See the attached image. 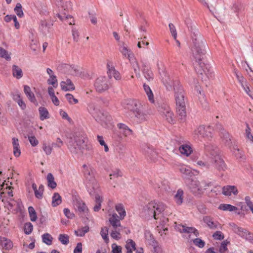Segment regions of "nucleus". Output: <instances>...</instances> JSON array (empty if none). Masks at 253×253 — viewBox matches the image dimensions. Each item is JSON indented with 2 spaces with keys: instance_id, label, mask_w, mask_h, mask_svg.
Segmentation results:
<instances>
[{
  "instance_id": "e2e57ef3",
  "label": "nucleus",
  "mask_w": 253,
  "mask_h": 253,
  "mask_svg": "<svg viewBox=\"0 0 253 253\" xmlns=\"http://www.w3.org/2000/svg\"><path fill=\"white\" fill-rule=\"evenodd\" d=\"M112 253H122V247L118 246L116 244L112 245Z\"/></svg>"
},
{
  "instance_id": "13d9d810",
  "label": "nucleus",
  "mask_w": 253,
  "mask_h": 253,
  "mask_svg": "<svg viewBox=\"0 0 253 253\" xmlns=\"http://www.w3.org/2000/svg\"><path fill=\"white\" fill-rule=\"evenodd\" d=\"M212 237L214 240H221L224 239V236L221 231H217L213 234Z\"/></svg>"
},
{
  "instance_id": "e433bc0d",
  "label": "nucleus",
  "mask_w": 253,
  "mask_h": 253,
  "mask_svg": "<svg viewBox=\"0 0 253 253\" xmlns=\"http://www.w3.org/2000/svg\"><path fill=\"white\" fill-rule=\"evenodd\" d=\"M0 244L3 248H5L6 250H9L13 246L12 243L10 240L5 238H2L0 239Z\"/></svg>"
},
{
  "instance_id": "cd10ccee",
  "label": "nucleus",
  "mask_w": 253,
  "mask_h": 253,
  "mask_svg": "<svg viewBox=\"0 0 253 253\" xmlns=\"http://www.w3.org/2000/svg\"><path fill=\"white\" fill-rule=\"evenodd\" d=\"M220 136L225 145L230 146L231 142L229 134L226 130L223 129L221 132Z\"/></svg>"
},
{
  "instance_id": "a878e982",
  "label": "nucleus",
  "mask_w": 253,
  "mask_h": 253,
  "mask_svg": "<svg viewBox=\"0 0 253 253\" xmlns=\"http://www.w3.org/2000/svg\"><path fill=\"white\" fill-rule=\"evenodd\" d=\"M39 112L40 114V119L41 121H43L49 118V113L45 107L42 106L39 107Z\"/></svg>"
},
{
  "instance_id": "c756f323",
  "label": "nucleus",
  "mask_w": 253,
  "mask_h": 253,
  "mask_svg": "<svg viewBox=\"0 0 253 253\" xmlns=\"http://www.w3.org/2000/svg\"><path fill=\"white\" fill-rule=\"evenodd\" d=\"M174 200L177 205H181L183 200V191L181 189H178L174 195Z\"/></svg>"
},
{
  "instance_id": "ea45409f",
  "label": "nucleus",
  "mask_w": 253,
  "mask_h": 253,
  "mask_svg": "<svg viewBox=\"0 0 253 253\" xmlns=\"http://www.w3.org/2000/svg\"><path fill=\"white\" fill-rule=\"evenodd\" d=\"M89 231V227L85 226L75 231V234L77 236L83 237L85 233Z\"/></svg>"
},
{
  "instance_id": "2f4dec72",
  "label": "nucleus",
  "mask_w": 253,
  "mask_h": 253,
  "mask_svg": "<svg viewBox=\"0 0 253 253\" xmlns=\"http://www.w3.org/2000/svg\"><path fill=\"white\" fill-rule=\"evenodd\" d=\"M115 209L119 214V218L123 219L126 215V212L123 205L120 204L116 205Z\"/></svg>"
},
{
  "instance_id": "9d476101",
  "label": "nucleus",
  "mask_w": 253,
  "mask_h": 253,
  "mask_svg": "<svg viewBox=\"0 0 253 253\" xmlns=\"http://www.w3.org/2000/svg\"><path fill=\"white\" fill-rule=\"evenodd\" d=\"M144 151L147 158L151 162H155L160 157L158 150L151 146L146 145Z\"/></svg>"
},
{
  "instance_id": "c9c22d12",
  "label": "nucleus",
  "mask_w": 253,
  "mask_h": 253,
  "mask_svg": "<svg viewBox=\"0 0 253 253\" xmlns=\"http://www.w3.org/2000/svg\"><path fill=\"white\" fill-rule=\"evenodd\" d=\"M102 201L103 199L101 195L98 194L95 195V201L96 203V205L93 208V210L95 211H97L100 209L101 203L102 202Z\"/></svg>"
},
{
  "instance_id": "de8ad7c7",
  "label": "nucleus",
  "mask_w": 253,
  "mask_h": 253,
  "mask_svg": "<svg viewBox=\"0 0 253 253\" xmlns=\"http://www.w3.org/2000/svg\"><path fill=\"white\" fill-rule=\"evenodd\" d=\"M47 82L48 84L52 85L54 88L57 87L58 82L55 75L49 77Z\"/></svg>"
},
{
  "instance_id": "0e129e2a",
  "label": "nucleus",
  "mask_w": 253,
  "mask_h": 253,
  "mask_svg": "<svg viewBox=\"0 0 253 253\" xmlns=\"http://www.w3.org/2000/svg\"><path fill=\"white\" fill-rule=\"evenodd\" d=\"M31 48L35 51L39 47V42L36 39H32L30 42Z\"/></svg>"
},
{
  "instance_id": "9b49d317",
  "label": "nucleus",
  "mask_w": 253,
  "mask_h": 253,
  "mask_svg": "<svg viewBox=\"0 0 253 253\" xmlns=\"http://www.w3.org/2000/svg\"><path fill=\"white\" fill-rule=\"evenodd\" d=\"M73 206L75 210L77 211L80 214H85L87 213L88 209L84 202L81 199L76 198L73 202Z\"/></svg>"
},
{
  "instance_id": "a19ab883",
  "label": "nucleus",
  "mask_w": 253,
  "mask_h": 253,
  "mask_svg": "<svg viewBox=\"0 0 253 253\" xmlns=\"http://www.w3.org/2000/svg\"><path fill=\"white\" fill-rule=\"evenodd\" d=\"M42 242L47 245H51L52 243L53 238L49 233H45L42 235Z\"/></svg>"
},
{
  "instance_id": "774afa93",
  "label": "nucleus",
  "mask_w": 253,
  "mask_h": 253,
  "mask_svg": "<svg viewBox=\"0 0 253 253\" xmlns=\"http://www.w3.org/2000/svg\"><path fill=\"white\" fill-rule=\"evenodd\" d=\"M110 235L112 238L117 240L120 239L121 238V235L120 232L117 231L116 230L112 231Z\"/></svg>"
},
{
  "instance_id": "338daca9",
  "label": "nucleus",
  "mask_w": 253,
  "mask_h": 253,
  "mask_svg": "<svg viewBox=\"0 0 253 253\" xmlns=\"http://www.w3.org/2000/svg\"><path fill=\"white\" fill-rule=\"evenodd\" d=\"M144 76L146 79L150 81L153 78V74L151 70H147L144 72Z\"/></svg>"
},
{
  "instance_id": "69168bd1",
  "label": "nucleus",
  "mask_w": 253,
  "mask_h": 253,
  "mask_svg": "<svg viewBox=\"0 0 253 253\" xmlns=\"http://www.w3.org/2000/svg\"><path fill=\"white\" fill-rule=\"evenodd\" d=\"M236 78L240 83L242 86H244V85L246 84V80L245 78L241 75H239L238 73H236Z\"/></svg>"
},
{
  "instance_id": "6ab92c4d",
  "label": "nucleus",
  "mask_w": 253,
  "mask_h": 253,
  "mask_svg": "<svg viewBox=\"0 0 253 253\" xmlns=\"http://www.w3.org/2000/svg\"><path fill=\"white\" fill-rule=\"evenodd\" d=\"M179 151L181 155L188 157L192 152L193 149L190 145L184 144L179 146Z\"/></svg>"
},
{
  "instance_id": "0eeeda50",
  "label": "nucleus",
  "mask_w": 253,
  "mask_h": 253,
  "mask_svg": "<svg viewBox=\"0 0 253 253\" xmlns=\"http://www.w3.org/2000/svg\"><path fill=\"white\" fill-rule=\"evenodd\" d=\"M63 72L67 74L85 78L88 76L86 72L83 68L75 65L63 64L62 65Z\"/></svg>"
},
{
  "instance_id": "473e14b6",
  "label": "nucleus",
  "mask_w": 253,
  "mask_h": 253,
  "mask_svg": "<svg viewBox=\"0 0 253 253\" xmlns=\"http://www.w3.org/2000/svg\"><path fill=\"white\" fill-rule=\"evenodd\" d=\"M207 224L211 229L221 228V225L216 221L212 219H207Z\"/></svg>"
},
{
  "instance_id": "7c9ffc66",
  "label": "nucleus",
  "mask_w": 253,
  "mask_h": 253,
  "mask_svg": "<svg viewBox=\"0 0 253 253\" xmlns=\"http://www.w3.org/2000/svg\"><path fill=\"white\" fill-rule=\"evenodd\" d=\"M42 149L46 155H50L53 150V146L49 143L44 141L42 144Z\"/></svg>"
},
{
  "instance_id": "58836bf2",
  "label": "nucleus",
  "mask_w": 253,
  "mask_h": 253,
  "mask_svg": "<svg viewBox=\"0 0 253 253\" xmlns=\"http://www.w3.org/2000/svg\"><path fill=\"white\" fill-rule=\"evenodd\" d=\"M199 184L200 183L199 181L194 180L192 181L190 188L191 189V190L193 193L198 194L200 193L201 189L199 186Z\"/></svg>"
},
{
  "instance_id": "49530a36",
  "label": "nucleus",
  "mask_w": 253,
  "mask_h": 253,
  "mask_svg": "<svg viewBox=\"0 0 253 253\" xmlns=\"http://www.w3.org/2000/svg\"><path fill=\"white\" fill-rule=\"evenodd\" d=\"M28 212L31 220L32 221H35L37 220V216L36 212L34 208L32 207H29L28 208Z\"/></svg>"
},
{
  "instance_id": "7ed1b4c3",
  "label": "nucleus",
  "mask_w": 253,
  "mask_h": 253,
  "mask_svg": "<svg viewBox=\"0 0 253 253\" xmlns=\"http://www.w3.org/2000/svg\"><path fill=\"white\" fill-rule=\"evenodd\" d=\"M166 207V205L163 203L151 201L145 206L144 211L146 215L157 220L165 210Z\"/></svg>"
},
{
  "instance_id": "b1692460",
  "label": "nucleus",
  "mask_w": 253,
  "mask_h": 253,
  "mask_svg": "<svg viewBox=\"0 0 253 253\" xmlns=\"http://www.w3.org/2000/svg\"><path fill=\"white\" fill-rule=\"evenodd\" d=\"M12 145L13 148V154L15 157H18L21 154V151L18 138H12Z\"/></svg>"
},
{
  "instance_id": "1a4fd4ad",
  "label": "nucleus",
  "mask_w": 253,
  "mask_h": 253,
  "mask_svg": "<svg viewBox=\"0 0 253 253\" xmlns=\"http://www.w3.org/2000/svg\"><path fill=\"white\" fill-rule=\"evenodd\" d=\"M94 87L96 91L99 92L107 90L109 88L108 79L104 76L98 77L95 80Z\"/></svg>"
},
{
  "instance_id": "39448f33",
  "label": "nucleus",
  "mask_w": 253,
  "mask_h": 253,
  "mask_svg": "<svg viewBox=\"0 0 253 253\" xmlns=\"http://www.w3.org/2000/svg\"><path fill=\"white\" fill-rule=\"evenodd\" d=\"M146 106V103L139 100H133L132 101V107L130 111L135 117L140 121L146 120V114L143 112V109Z\"/></svg>"
},
{
  "instance_id": "f03ea898",
  "label": "nucleus",
  "mask_w": 253,
  "mask_h": 253,
  "mask_svg": "<svg viewBox=\"0 0 253 253\" xmlns=\"http://www.w3.org/2000/svg\"><path fill=\"white\" fill-rule=\"evenodd\" d=\"M175 228L176 230L181 233L189 234V239L191 240V242H192L195 246L201 248L204 247L205 243L203 240L200 238L193 239L192 235L195 237L199 235V232L196 228L192 227H188L186 225L177 224L176 223H175Z\"/></svg>"
},
{
  "instance_id": "2eb2a0df",
  "label": "nucleus",
  "mask_w": 253,
  "mask_h": 253,
  "mask_svg": "<svg viewBox=\"0 0 253 253\" xmlns=\"http://www.w3.org/2000/svg\"><path fill=\"white\" fill-rule=\"evenodd\" d=\"M144 236L146 240V243L154 247V251L155 252H156L157 249L156 247L157 242L152 234L149 231L146 230L144 233Z\"/></svg>"
},
{
  "instance_id": "c03bdc74",
  "label": "nucleus",
  "mask_w": 253,
  "mask_h": 253,
  "mask_svg": "<svg viewBox=\"0 0 253 253\" xmlns=\"http://www.w3.org/2000/svg\"><path fill=\"white\" fill-rule=\"evenodd\" d=\"M245 134L246 138L253 143V135L251 133V129L248 125H247Z\"/></svg>"
},
{
  "instance_id": "79ce46f5",
  "label": "nucleus",
  "mask_w": 253,
  "mask_h": 253,
  "mask_svg": "<svg viewBox=\"0 0 253 253\" xmlns=\"http://www.w3.org/2000/svg\"><path fill=\"white\" fill-rule=\"evenodd\" d=\"M58 240L62 244L67 245L69 243V236L65 234H61L59 235Z\"/></svg>"
},
{
  "instance_id": "3c124183",
  "label": "nucleus",
  "mask_w": 253,
  "mask_h": 253,
  "mask_svg": "<svg viewBox=\"0 0 253 253\" xmlns=\"http://www.w3.org/2000/svg\"><path fill=\"white\" fill-rule=\"evenodd\" d=\"M14 11L18 16L22 17L23 15V12L22 9L21 4L20 3H17L15 7L14 8Z\"/></svg>"
},
{
  "instance_id": "09e8293b",
  "label": "nucleus",
  "mask_w": 253,
  "mask_h": 253,
  "mask_svg": "<svg viewBox=\"0 0 253 253\" xmlns=\"http://www.w3.org/2000/svg\"><path fill=\"white\" fill-rule=\"evenodd\" d=\"M65 97L67 101H68L69 103L70 104H77L79 102L78 100L74 98V96L70 93L66 94L65 95Z\"/></svg>"
},
{
  "instance_id": "393cba45",
  "label": "nucleus",
  "mask_w": 253,
  "mask_h": 253,
  "mask_svg": "<svg viewBox=\"0 0 253 253\" xmlns=\"http://www.w3.org/2000/svg\"><path fill=\"white\" fill-rule=\"evenodd\" d=\"M125 248L126 250V253H132L133 251L136 250V244L131 239H128L126 241Z\"/></svg>"
},
{
  "instance_id": "5fc2aeb1",
  "label": "nucleus",
  "mask_w": 253,
  "mask_h": 253,
  "mask_svg": "<svg viewBox=\"0 0 253 253\" xmlns=\"http://www.w3.org/2000/svg\"><path fill=\"white\" fill-rule=\"evenodd\" d=\"M229 243V242H228L227 240L224 241L223 242H222L219 247V250L220 253H224L228 251L227 246L228 244Z\"/></svg>"
},
{
  "instance_id": "423d86ee",
  "label": "nucleus",
  "mask_w": 253,
  "mask_h": 253,
  "mask_svg": "<svg viewBox=\"0 0 253 253\" xmlns=\"http://www.w3.org/2000/svg\"><path fill=\"white\" fill-rule=\"evenodd\" d=\"M209 162L214 163V166L218 170H225L226 168V165L218 154V149L216 147L211 150L209 149Z\"/></svg>"
},
{
  "instance_id": "8fccbe9b",
  "label": "nucleus",
  "mask_w": 253,
  "mask_h": 253,
  "mask_svg": "<svg viewBox=\"0 0 253 253\" xmlns=\"http://www.w3.org/2000/svg\"><path fill=\"white\" fill-rule=\"evenodd\" d=\"M97 140L101 146H104L105 152H108L109 151V148L105 142L103 136L98 135L97 136Z\"/></svg>"
},
{
  "instance_id": "6e6d98bb",
  "label": "nucleus",
  "mask_w": 253,
  "mask_h": 253,
  "mask_svg": "<svg viewBox=\"0 0 253 253\" xmlns=\"http://www.w3.org/2000/svg\"><path fill=\"white\" fill-rule=\"evenodd\" d=\"M205 129L204 126H200L196 130L195 133L201 137H204Z\"/></svg>"
},
{
  "instance_id": "ddd939ff",
  "label": "nucleus",
  "mask_w": 253,
  "mask_h": 253,
  "mask_svg": "<svg viewBox=\"0 0 253 253\" xmlns=\"http://www.w3.org/2000/svg\"><path fill=\"white\" fill-rule=\"evenodd\" d=\"M119 46V50L121 53L125 58L130 60V59L133 57V54L130 49H129L127 45L124 42L121 43Z\"/></svg>"
},
{
  "instance_id": "dca6fc26",
  "label": "nucleus",
  "mask_w": 253,
  "mask_h": 253,
  "mask_svg": "<svg viewBox=\"0 0 253 253\" xmlns=\"http://www.w3.org/2000/svg\"><path fill=\"white\" fill-rule=\"evenodd\" d=\"M117 127L120 129V133L124 137H127L131 135L133 131L127 126L123 123L117 124Z\"/></svg>"
},
{
  "instance_id": "6e6552de",
  "label": "nucleus",
  "mask_w": 253,
  "mask_h": 253,
  "mask_svg": "<svg viewBox=\"0 0 253 253\" xmlns=\"http://www.w3.org/2000/svg\"><path fill=\"white\" fill-rule=\"evenodd\" d=\"M159 111L163 118L165 119L168 123L171 124L175 123L174 114L169 106H163L159 108Z\"/></svg>"
},
{
  "instance_id": "4d7b16f0",
  "label": "nucleus",
  "mask_w": 253,
  "mask_h": 253,
  "mask_svg": "<svg viewBox=\"0 0 253 253\" xmlns=\"http://www.w3.org/2000/svg\"><path fill=\"white\" fill-rule=\"evenodd\" d=\"M0 57L6 60L10 59V56L8 52L2 47H0Z\"/></svg>"
},
{
  "instance_id": "5701e85b",
  "label": "nucleus",
  "mask_w": 253,
  "mask_h": 253,
  "mask_svg": "<svg viewBox=\"0 0 253 253\" xmlns=\"http://www.w3.org/2000/svg\"><path fill=\"white\" fill-rule=\"evenodd\" d=\"M119 217L115 213L110 215V217L109 219V222L114 228H116L117 227L121 226V223L120 221V219H119Z\"/></svg>"
},
{
  "instance_id": "4be33fe9",
  "label": "nucleus",
  "mask_w": 253,
  "mask_h": 253,
  "mask_svg": "<svg viewBox=\"0 0 253 253\" xmlns=\"http://www.w3.org/2000/svg\"><path fill=\"white\" fill-rule=\"evenodd\" d=\"M238 193V189L234 186H227L222 188V193L225 196H230L232 194L236 195Z\"/></svg>"
},
{
  "instance_id": "f704fd0d",
  "label": "nucleus",
  "mask_w": 253,
  "mask_h": 253,
  "mask_svg": "<svg viewBox=\"0 0 253 253\" xmlns=\"http://www.w3.org/2000/svg\"><path fill=\"white\" fill-rule=\"evenodd\" d=\"M52 206L56 207L59 205L62 202V198L58 193H55L52 196Z\"/></svg>"
},
{
  "instance_id": "603ef678",
  "label": "nucleus",
  "mask_w": 253,
  "mask_h": 253,
  "mask_svg": "<svg viewBox=\"0 0 253 253\" xmlns=\"http://www.w3.org/2000/svg\"><path fill=\"white\" fill-rule=\"evenodd\" d=\"M33 230V226L31 223H26L24 225V230L26 234H31Z\"/></svg>"
},
{
  "instance_id": "052dcab7",
  "label": "nucleus",
  "mask_w": 253,
  "mask_h": 253,
  "mask_svg": "<svg viewBox=\"0 0 253 253\" xmlns=\"http://www.w3.org/2000/svg\"><path fill=\"white\" fill-rule=\"evenodd\" d=\"M169 26L171 35L173 37L174 39L176 40L177 38V32L174 25L172 23H169Z\"/></svg>"
},
{
  "instance_id": "680f3d73",
  "label": "nucleus",
  "mask_w": 253,
  "mask_h": 253,
  "mask_svg": "<svg viewBox=\"0 0 253 253\" xmlns=\"http://www.w3.org/2000/svg\"><path fill=\"white\" fill-rule=\"evenodd\" d=\"M43 191V186L42 185H40L39 187V189L35 191V196L38 199H41L42 197V193Z\"/></svg>"
},
{
  "instance_id": "20e7f679",
  "label": "nucleus",
  "mask_w": 253,
  "mask_h": 253,
  "mask_svg": "<svg viewBox=\"0 0 253 253\" xmlns=\"http://www.w3.org/2000/svg\"><path fill=\"white\" fill-rule=\"evenodd\" d=\"M176 112L180 119H184L186 116V99L184 91L180 88L175 92Z\"/></svg>"
},
{
  "instance_id": "a18cd8bd",
  "label": "nucleus",
  "mask_w": 253,
  "mask_h": 253,
  "mask_svg": "<svg viewBox=\"0 0 253 253\" xmlns=\"http://www.w3.org/2000/svg\"><path fill=\"white\" fill-rule=\"evenodd\" d=\"M122 176V173L120 169H117L112 170V172L109 174L110 179H114Z\"/></svg>"
},
{
  "instance_id": "aec40b11",
  "label": "nucleus",
  "mask_w": 253,
  "mask_h": 253,
  "mask_svg": "<svg viewBox=\"0 0 253 253\" xmlns=\"http://www.w3.org/2000/svg\"><path fill=\"white\" fill-rule=\"evenodd\" d=\"M61 89L65 91L74 90L75 88L73 82L70 79H67L65 81L60 83Z\"/></svg>"
},
{
  "instance_id": "4c0bfd02",
  "label": "nucleus",
  "mask_w": 253,
  "mask_h": 253,
  "mask_svg": "<svg viewBox=\"0 0 253 253\" xmlns=\"http://www.w3.org/2000/svg\"><path fill=\"white\" fill-rule=\"evenodd\" d=\"M47 180L48 183V186L49 187L51 188L52 189L56 188L57 184L55 182L54 176L51 173H49L47 174Z\"/></svg>"
},
{
  "instance_id": "f257e3e1",
  "label": "nucleus",
  "mask_w": 253,
  "mask_h": 253,
  "mask_svg": "<svg viewBox=\"0 0 253 253\" xmlns=\"http://www.w3.org/2000/svg\"><path fill=\"white\" fill-rule=\"evenodd\" d=\"M202 47H204L203 44L196 43L193 49V54L194 57L195 69L198 74L203 75L205 73V55L202 52Z\"/></svg>"
},
{
  "instance_id": "c85d7f7f",
  "label": "nucleus",
  "mask_w": 253,
  "mask_h": 253,
  "mask_svg": "<svg viewBox=\"0 0 253 253\" xmlns=\"http://www.w3.org/2000/svg\"><path fill=\"white\" fill-rule=\"evenodd\" d=\"M12 75L13 77L17 79H21L23 76V73L21 69L17 65H13Z\"/></svg>"
},
{
  "instance_id": "412c9836",
  "label": "nucleus",
  "mask_w": 253,
  "mask_h": 253,
  "mask_svg": "<svg viewBox=\"0 0 253 253\" xmlns=\"http://www.w3.org/2000/svg\"><path fill=\"white\" fill-rule=\"evenodd\" d=\"M57 16L61 21L70 25H75V24L74 18L70 15H66L65 13H58Z\"/></svg>"
},
{
  "instance_id": "4468645a",
  "label": "nucleus",
  "mask_w": 253,
  "mask_h": 253,
  "mask_svg": "<svg viewBox=\"0 0 253 253\" xmlns=\"http://www.w3.org/2000/svg\"><path fill=\"white\" fill-rule=\"evenodd\" d=\"M107 73L110 78L114 77L117 80H120L121 79V76L120 73L116 71L111 63H107Z\"/></svg>"
},
{
  "instance_id": "a211bd4d",
  "label": "nucleus",
  "mask_w": 253,
  "mask_h": 253,
  "mask_svg": "<svg viewBox=\"0 0 253 253\" xmlns=\"http://www.w3.org/2000/svg\"><path fill=\"white\" fill-rule=\"evenodd\" d=\"M24 92L28 99L32 103H37V101L34 93L32 91L31 88L27 85H24Z\"/></svg>"
},
{
  "instance_id": "f8f14e48",
  "label": "nucleus",
  "mask_w": 253,
  "mask_h": 253,
  "mask_svg": "<svg viewBox=\"0 0 253 253\" xmlns=\"http://www.w3.org/2000/svg\"><path fill=\"white\" fill-rule=\"evenodd\" d=\"M83 168V173L86 180H88L90 183H94L95 182V179L93 169L91 166L86 165H84Z\"/></svg>"
},
{
  "instance_id": "bb28decb",
  "label": "nucleus",
  "mask_w": 253,
  "mask_h": 253,
  "mask_svg": "<svg viewBox=\"0 0 253 253\" xmlns=\"http://www.w3.org/2000/svg\"><path fill=\"white\" fill-rule=\"evenodd\" d=\"M143 88L148 97L149 101L151 103H154L155 102L154 94L150 86L146 84H144Z\"/></svg>"
},
{
  "instance_id": "bf43d9fd",
  "label": "nucleus",
  "mask_w": 253,
  "mask_h": 253,
  "mask_svg": "<svg viewBox=\"0 0 253 253\" xmlns=\"http://www.w3.org/2000/svg\"><path fill=\"white\" fill-rule=\"evenodd\" d=\"M29 141L32 146H36L39 144L38 140L35 136L31 135L28 136Z\"/></svg>"
},
{
  "instance_id": "f3484780",
  "label": "nucleus",
  "mask_w": 253,
  "mask_h": 253,
  "mask_svg": "<svg viewBox=\"0 0 253 253\" xmlns=\"http://www.w3.org/2000/svg\"><path fill=\"white\" fill-rule=\"evenodd\" d=\"M230 226L232 227V230L234 232L242 237H246L249 232L245 229L242 227H239L234 223L230 224Z\"/></svg>"
},
{
  "instance_id": "37998d69",
  "label": "nucleus",
  "mask_w": 253,
  "mask_h": 253,
  "mask_svg": "<svg viewBox=\"0 0 253 253\" xmlns=\"http://www.w3.org/2000/svg\"><path fill=\"white\" fill-rule=\"evenodd\" d=\"M108 234V228L106 227H102L100 231V235L106 243H108L109 242Z\"/></svg>"
},
{
  "instance_id": "864d4df0",
  "label": "nucleus",
  "mask_w": 253,
  "mask_h": 253,
  "mask_svg": "<svg viewBox=\"0 0 253 253\" xmlns=\"http://www.w3.org/2000/svg\"><path fill=\"white\" fill-rule=\"evenodd\" d=\"M179 171L183 174L188 175L191 173L190 168L185 165H182L179 168Z\"/></svg>"
},
{
  "instance_id": "72a5a7b5",
  "label": "nucleus",
  "mask_w": 253,
  "mask_h": 253,
  "mask_svg": "<svg viewBox=\"0 0 253 253\" xmlns=\"http://www.w3.org/2000/svg\"><path fill=\"white\" fill-rule=\"evenodd\" d=\"M218 208L219 209L222 211H236L238 210V208L235 206H232L230 204H220Z\"/></svg>"
}]
</instances>
